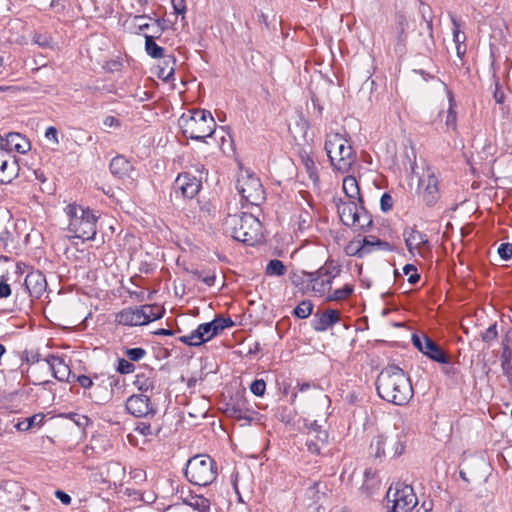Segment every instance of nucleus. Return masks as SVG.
I'll return each mask as SVG.
<instances>
[{
  "mask_svg": "<svg viewBox=\"0 0 512 512\" xmlns=\"http://www.w3.org/2000/svg\"><path fill=\"white\" fill-rule=\"evenodd\" d=\"M493 98L497 104H503L505 101V93L502 89L499 79L495 76H494Z\"/></svg>",
  "mask_w": 512,
  "mask_h": 512,
  "instance_id": "864d4df0",
  "label": "nucleus"
},
{
  "mask_svg": "<svg viewBox=\"0 0 512 512\" xmlns=\"http://www.w3.org/2000/svg\"><path fill=\"white\" fill-rule=\"evenodd\" d=\"M236 189L246 204L259 206L265 199L262 183L254 174L247 173L238 177Z\"/></svg>",
  "mask_w": 512,
  "mask_h": 512,
  "instance_id": "0eeeda50",
  "label": "nucleus"
},
{
  "mask_svg": "<svg viewBox=\"0 0 512 512\" xmlns=\"http://www.w3.org/2000/svg\"><path fill=\"white\" fill-rule=\"evenodd\" d=\"M380 208L382 212L387 213L393 208V199L389 193H384L380 199Z\"/></svg>",
  "mask_w": 512,
  "mask_h": 512,
  "instance_id": "13d9d810",
  "label": "nucleus"
},
{
  "mask_svg": "<svg viewBox=\"0 0 512 512\" xmlns=\"http://www.w3.org/2000/svg\"><path fill=\"white\" fill-rule=\"evenodd\" d=\"M44 420V414L38 413L19 421L15 427L18 431H28L33 427H40Z\"/></svg>",
  "mask_w": 512,
  "mask_h": 512,
  "instance_id": "473e14b6",
  "label": "nucleus"
},
{
  "mask_svg": "<svg viewBox=\"0 0 512 512\" xmlns=\"http://www.w3.org/2000/svg\"><path fill=\"white\" fill-rule=\"evenodd\" d=\"M19 243V233L16 229V224L9 222L0 232V245L6 252L11 253L17 249Z\"/></svg>",
  "mask_w": 512,
  "mask_h": 512,
  "instance_id": "b1692460",
  "label": "nucleus"
},
{
  "mask_svg": "<svg viewBox=\"0 0 512 512\" xmlns=\"http://www.w3.org/2000/svg\"><path fill=\"white\" fill-rule=\"evenodd\" d=\"M251 392L256 396H263L266 391V383L263 379H256L250 385Z\"/></svg>",
  "mask_w": 512,
  "mask_h": 512,
  "instance_id": "5fc2aeb1",
  "label": "nucleus"
},
{
  "mask_svg": "<svg viewBox=\"0 0 512 512\" xmlns=\"http://www.w3.org/2000/svg\"><path fill=\"white\" fill-rule=\"evenodd\" d=\"M313 308L312 301L303 300L294 308L293 315L300 319H306L312 314Z\"/></svg>",
  "mask_w": 512,
  "mask_h": 512,
  "instance_id": "a19ab883",
  "label": "nucleus"
},
{
  "mask_svg": "<svg viewBox=\"0 0 512 512\" xmlns=\"http://www.w3.org/2000/svg\"><path fill=\"white\" fill-rule=\"evenodd\" d=\"M202 187L201 179L197 178L190 172L179 173L173 183V192L171 197L174 196L178 199H193L198 195Z\"/></svg>",
  "mask_w": 512,
  "mask_h": 512,
  "instance_id": "9d476101",
  "label": "nucleus"
},
{
  "mask_svg": "<svg viewBox=\"0 0 512 512\" xmlns=\"http://www.w3.org/2000/svg\"><path fill=\"white\" fill-rule=\"evenodd\" d=\"M498 331H497V324L494 323L490 325L485 331L481 333V339L486 342L490 343L497 339Z\"/></svg>",
  "mask_w": 512,
  "mask_h": 512,
  "instance_id": "603ef678",
  "label": "nucleus"
},
{
  "mask_svg": "<svg viewBox=\"0 0 512 512\" xmlns=\"http://www.w3.org/2000/svg\"><path fill=\"white\" fill-rule=\"evenodd\" d=\"M72 378H73V380L77 381L79 383V385L84 389H88L93 386V378L90 376H87V375L76 376L73 374Z\"/></svg>",
  "mask_w": 512,
  "mask_h": 512,
  "instance_id": "052dcab7",
  "label": "nucleus"
},
{
  "mask_svg": "<svg viewBox=\"0 0 512 512\" xmlns=\"http://www.w3.org/2000/svg\"><path fill=\"white\" fill-rule=\"evenodd\" d=\"M143 311L144 310L140 309V307L124 308L116 314L115 321L116 323L123 326L146 325L145 321L147 318H145L144 314H142Z\"/></svg>",
  "mask_w": 512,
  "mask_h": 512,
  "instance_id": "6ab92c4d",
  "label": "nucleus"
},
{
  "mask_svg": "<svg viewBox=\"0 0 512 512\" xmlns=\"http://www.w3.org/2000/svg\"><path fill=\"white\" fill-rule=\"evenodd\" d=\"M324 148L334 169L347 172L351 168L354 162L353 148L341 134L327 135Z\"/></svg>",
  "mask_w": 512,
  "mask_h": 512,
  "instance_id": "423d86ee",
  "label": "nucleus"
},
{
  "mask_svg": "<svg viewBox=\"0 0 512 512\" xmlns=\"http://www.w3.org/2000/svg\"><path fill=\"white\" fill-rule=\"evenodd\" d=\"M110 172L120 178H132L134 167L131 162L122 155L115 156L109 164Z\"/></svg>",
  "mask_w": 512,
  "mask_h": 512,
  "instance_id": "393cba45",
  "label": "nucleus"
},
{
  "mask_svg": "<svg viewBox=\"0 0 512 512\" xmlns=\"http://www.w3.org/2000/svg\"><path fill=\"white\" fill-rule=\"evenodd\" d=\"M192 337L196 341V346H200L209 341L207 334L202 330V324H200L195 330L191 332Z\"/></svg>",
  "mask_w": 512,
  "mask_h": 512,
  "instance_id": "4d7b16f0",
  "label": "nucleus"
},
{
  "mask_svg": "<svg viewBox=\"0 0 512 512\" xmlns=\"http://www.w3.org/2000/svg\"><path fill=\"white\" fill-rule=\"evenodd\" d=\"M61 417L67 418L73 421L79 428H85L90 424V418L86 415H82L75 412H69L62 414Z\"/></svg>",
  "mask_w": 512,
  "mask_h": 512,
  "instance_id": "37998d69",
  "label": "nucleus"
},
{
  "mask_svg": "<svg viewBox=\"0 0 512 512\" xmlns=\"http://www.w3.org/2000/svg\"><path fill=\"white\" fill-rule=\"evenodd\" d=\"M299 157L309 179L314 185H318L320 182L318 170L311 155L306 150H301L299 152Z\"/></svg>",
  "mask_w": 512,
  "mask_h": 512,
  "instance_id": "cd10ccee",
  "label": "nucleus"
},
{
  "mask_svg": "<svg viewBox=\"0 0 512 512\" xmlns=\"http://www.w3.org/2000/svg\"><path fill=\"white\" fill-rule=\"evenodd\" d=\"M366 244H363V241H351L345 248V254L347 256H355L358 258H363L366 255Z\"/></svg>",
  "mask_w": 512,
  "mask_h": 512,
  "instance_id": "58836bf2",
  "label": "nucleus"
},
{
  "mask_svg": "<svg viewBox=\"0 0 512 512\" xmlns=\"http://www.w3.org/2000/svg\"><path fill=\"white\" fill-rule=\"evenodd\" d=\"M103 124L105 127H109V128H112V127L119 128L121 126L120 120L111 115L105 117Z\"/></svg>",
  "mask_w": 512,
  "mask_h": 512,
  "instance_id": "69168bd1",
  "label": "nucleus"
},
{
  "mask_svg": "<svg viewBox=\"0 0 512 512\" xmlns=\"http://www.w3.org/2000/svg\"><path fill=\"white\" fill-rule=\"evenodd\" d=\"M45 137L48 140L53 141L55 144L59 143L58 130L54 126H50L46 129Z\"/></svg>",
  "mask_w": 512,
  "mask_h": 512,
  "instance_id": "0e129e2a",
  "label": "nucleus"
},
{
  "mask_svg": "<svg viewBox=\"0 0 512 512\" xmlns=\"http://www.w3.org/2000/svg\"><path fill=\"white\" fill-rule=\"evenodd\" d=\"M451 21L453 24V41L456 46L462 45L466 41V36L461 33V23L459 20H457L455 17H451Z\"/></svg>",
  "mask_w": 512,
  "mask_h": 512,
  "instance_id": "49530a36",
  "label": "nucleus"
},
{
  "mask_svg": "<svg viewBox=\"0 0 512 512\" xmlns=\"http://www.w3.org/2000/svg\"><path fill=\"white\" fill-rule=\"evenodd\" d=\"M233 320L230 317H215L212 321L202 323V330L205 331L209 341L220 334L224 329L232 327Z\"/></svg>",
  "mask_w": 512,
  "mask_h": 512,
  "instance_id": "bb28decb",
  "label": "nucleus"
},
{
  "mask_svg": "<svg viewBox=\"0 0 512 512\" xmlns=\"http://www.w3.org/2000/svg\"><path fill=\"white\" fill-rule=\"evenodd\" d=\"M309 273L310 272L301 271L298 274H294L292 277V283L296 287H299L304 292L309 291V284H310L308 282V280L310 279V277H308Z\"/></svg>",
  "mask_w": 512,
  "mask_h": 512,
  "instance_id": "c03bdc74",
  "label": "nucleus"
},
{
  "mask_svg": "<svg viewBox=\"0 0 512 512\" xmlns=\"http://www.w3.org/2000/svg\"><path fill=\"white\" fill-rule=\"evenodd\" d=\"M439 181L436 175L427 170L426 176L424 175L419 179V188H422V199L424 203L431 207L439 199Z\"/></svg>",
  "mask_w": 512,
  "mask_h": 512,
  "instance_id": "dca6fc26",
  "label": "nucleus"
},
{
  "mask_svg": "<svg viewBox=\"0 0 512 512\" xmlns=\"http://www.w3.org/2000/svg\"><path fill=\"white\" fill-rule=\"evenodd\" d=\"M19 165L14 156L0 150V182L10 183L18 175Z\"/></svg>",
  "mask_w": 512,
  "mask_h": 512,
  "instance_id": "a211bd4d",
  "label": "nucleus"
},
{
  "mask_svg": "<svg viewBox=\"0 0 512 512\" xmlns=\"http://www.w3.org/2000/svg\"><path fill=\"white\" fill-rule=\"evenodd\" d=\"M184 474L191 484L208 486L217 477V464L209 455L197 454L187 461Z\"/></svg>",
  "mask_w": 512,
  "mask_h": 512,
  "instance_id": "39448f33",
  "label": "nucleus"
},
{
  "mask_svg": "<svg viewBox=\"0 0 512 512\" xmlns=\"http://www.w3.org/2000/svg\"><path fill=\"white\" fill-rule=\"evenodd\" d=\"M229 222L232 225L231 235L236 241L253 246L262 240V224L253 214L243 212L232 216Z\"/></svg>",
  "mask_w": 512,
  "mask_h": 512,
  "instance_id": "20e7f679",
  "label": "nucleus"
},
{
  "mask_svg": "<svg viewBox=\"0 0 512 512\" xmlns=\"http://www.w3.org/2000/svg\"><path fill=\"white\" fill-rule=\"evenodd\" d=\"M46 362L51 370L53 376L58 381H67L70 382V378L72 377L70 367L65 363L64 359L56 356L49 355L46 359Z\"/></svg>",
  "mask_w": 512,
  "mask_h": 512,
  "instance_id": "5701e85b",
  "label": "nucleus"
},
{
  "mask_svg": "<svg viewBox=\"0 0 512 512\" xmlns=\"http://www.w3.org/2000/svg\"><path fill=\"white\" fill-rule=\"evenodd\" d=\"M498 254L503 260L512 258V244L509 242L502 243L498 248Z\"/></svg>",
  "mask_w": 512,
  "mask_h": 512,
  "instance_id": "bf43d9fd",
  "label": "nucleus"
},
{
  "mask_svg": "<svg viewBox=\"0 0 512 512\" xmlns=\"http://www.w3.org/2000/svg\"><path fill=\"white\" fill-rule=\"evenodd\" d=\"M395 27L397 30V41L398 44L404 45L406 41L405 31L408 27V21L403 13H397Z\"/></svg>",
  "mask_w": 512,
  "mask_h": 512,
  "instance_id": "c9c22d12",
  "label": "nucleus"
},
{
  "mask_svg": "<svg viewBox=\"0 0 512 512\" xmlns=\"http://www.w3.org/2000/svg\"><path fill=\"white\" fill-rule=\"evenodd\" d=\"M171 4L175 14L183 15L186 12L185 0H171Z\"/></svg>",
  "mask_w": 512,
  "mask_h": 512,
  "instance_id": "e2e57ef3",
  "label": "nucleus"
},
{
  "mask_svg": "<svg viewBox=\"0 0 512 512\" xmlns=\"http://www.w3.org/2000/svg\"><path fill=\"white\" fill-rule=\"evenodd\" d=\"M373 224V220L369 212L364 208L363 204H360L358 222L351 227L358 228L359 230L366 231Z\"/></svg>",
  "mask_w": 512,
  "mask_h": 512,
  "instance_id": "e433bc0d",
  "label": "nucleus"
},
{
  "mask_svg": "<svg viewBox=\"0 0 512 512\" xmlns=\"http://www.w3.org/2000/svg\"><path fill=\"white\" fill-rule=\"evenodd\" d=\"M179 125L185 137L203 142L213 135L216 128L211 112L205 109H197L189 117L183 114L179 119Z\"/></svg>",
  "mask_w": 512,
  "mask_h": 512,
  "instance_id": "f03ea898",
  "label": "nucleus"
},
{
  "mask_svg": "<svg viewBox=\"0 0 512 512\" xmlns=\"http://www.w3.org/2000/svg\"><path fill=\"white\" fill-rule=\"evenodd\" d=\"M135 365L129 359L119 358L117 361L116 371L119 374L126 375L135 371Z\"/></svg>",
  "mask_w": 512,
  "mask_h": 512,
  "instance_id": "de8ad7c7",
  "label": "nucleus"
},
{
  "mask_svg": "<svg viewBox=\"0 0 512 512\" xmlns=\"http://www.w3.org/2000/svg\"><path fill=\"white\" fill-rule=\"evenodd\" d=\"M354 291V286L351 284H345L342 288L334 290L326 297L327 302L342 301L347 299Z\"/></svg>",
  "mask_w": 512,
  "mask_h": 512,
  "instance_id": "f704fd0d",
  "label": "nucleus"
},
{
  "mask_svg": "<svg viewBox=\"0 0 512 512\" xmlns=\"http://www.w3.org/2000/svg\"><path fill=\"white\" fill-rule=\"evenodd\" d=\"M6 141V152L10 153L16 151L21 154H25L30 150V141L17 132H10L5 136Z\"/></svg>",
  "mask_w": 512,
  "mask_h": 512,
  "instance_id": "a878e982",
  "label": "nucleus"
},
{
  "mask_svg": "<svg viewBox=\"0 0 512 512\" xmlns=\"http://www.w3.org/2000/svg\"><path fill=\"white\" fill-rule=\"evenodd\" d=\"M376 390L381 399L397 406L406 405L414 394L410 378L396 365H388L380 371Z\"/></svg>",
  "mask_w": 512,
  "mask_h": 512,
  "instance_id": "f257e3e1",
  "label": "nucleus"
},
{
  "mask_svg": "<svg viewBox=\"0 0 512 512\" xmlns=\"http://www.w3.org/2000/svg\"><path fill=\"white\" fill-rule=\"evenodd\" d=\"M134 431L139 433L142 436H151L157 435L160 431V428H157L155 432L152 431V427L147 422H138L135 425Z\"/></svg>",
  "mask_w": 512,
  "mask_h": 512,
  "instance_id": "8fccbe9b",
  "label": "nucleus"
},
{
  "mask_svg": "<svg viewBox=\"0 0 512 512\" xmlns=\"http://www.w3.org/2000/svg\"><path fill=\"white\" fill-rule=\"evenodd\" d=\"M343 191L349 200H357L359 204H363L360 188L354 176H346L343 179Z\"/></svg>",
  "mask_w": 512,
  "mask_h": 512,
  "instance_id": "c85d7f7f",
  "label": "nucleus"
},
{
  "mask_svg": "<svg viewBox=\"0 0 512 512\" xmlns=\"http://www.w3.org/2000/svg\"><path fill=\"white\" fill-rule=\"evenodd\" d=\"M366 243H367L366 255L371 253L375 249L382 250V251H394L395 250L394 246L392 244H390L387 241L377 239L374 236H370L369 238L365 237L363 239V244H366Z\"/></svg>",
  "mask_w": 512,
  "mask_h": 512,
  "instance_id": "7c9ffc66",
  "label": "nucleus"
},
{
  "mask_svg": "<svg viewBox=\"0 0 512 512\" xmlns=\"http://www.w3.org/2000/svg\"><path fill=\"white\" fill-rule=\"evenodd\" d=\"M140 309L144 310L142 314H144L146 319L145 323L149 324L152 321L158 320L163 316L164 310L158 305H142Z\"/></svg>",
  "mask_w": 512,
  "mask_h": 512,
  "instance_id": "72a5a7b5",
  "label": "nucleus"
},
{
  "mask_svg": "<svg viewBox=\"0 0 512 512\" xmlns=\"http://www.w3.org/2000/svg\"><path fill=\"white\" fill-rule=\"evenodd\" d=\"M154 35H145V51L153 59H158L164 56V48L159 46Z\"/></svg>",
  "mask_w": 512,
  "mask_h": 512,
  "instance_id": "2f4dec72",
  "label": "nucleus"
},
{
  "mask_svg": "<svg viewBox=\"0 0 512 512\" xmlns=\"http://www.w3.org/2000/svg\"><path fill=\"white\" fill-rule=\"evenodd\" d=\"M501 369L503 375L507 378L509 386L512 388V363L501 362Z\"/></svg>",
  "mask_w": 512,
  "mask_h": 512,
  "instance_id": "680f3d73",
  "label": "nucleus"
},
{
  "mask_svg": "<svg viewBox=\"0 0 512 512\" xmlns=\"http://www.w3.org/2000/svg\"><path fill=\"white\" fill-rule=\"evenodd\" d=\"M405 443L399 435L389 436L385 434L377 435L370 443V454L375 459H383L388 454L392 457L400 456L405 450Z\"/></svg>",
  "mask_w": 512,
  "mask_h": 512,
  "instance_id": "6e6552de",
  "label": "nucleus"
},
{
  "mask_svg": "<svg viewBox=\"0 0 512 512\" xmlns=\"http://www.w3.org/2000/svg\"><path fill=\"white\" fill-rule=\"evenodd\" d=\"M55 497L58 500H60L61 503L64 505H69L72 501V498L70 495H68L66 492L59 490V489L55 491Z\"/></svg>",
  "mask_w": 512,
  "mask_h": 512,
  "instance_id": "338daca9",
  "label": "nucleus"
},
{
  "mask_svg": "<svg viewBox=\"0 0 512 512\" xmlns=\"http://www.w3.org/2000/svg\"><path fill=\"white\" fill-rule=\"evenodd\" d=\"M186 271L197 279H200L208 287L213 286L216 281V274L212 270L205 272L204 270L199 269H187Z\"/></svg>",
  "mask_w": 512,
  "mask_h": 512,
  "instance_id": "4c0bfd02",
  "label": "nucleus"
},
{
  "mask_svg": "<svg viewBox=\"0 0 512 512\" xmlns=\"http://www.w3.org/2000/svg\"><path fill=\"white\" fill-rule=\"evenodd\" d=\"M386 497L388 503H392L387 506L391 512H409L417 505V497L409 485H397L394 491L390 487Z\"/></svg>",
  "mask_w": 512,
  "mask_h": 512,
  "instance_id": "1a4fd4ad",
  "label": "nucleus"
},
{
  "mask_svg": "<svg viewBox=\"0 0 512 512\" xmlns=\"http://www.w3.org/2000/svg\"><path fill=\"white\" fill-rule=\"evenodd\" d=\"M24 285L30 296L39 298L46 290L47 282L44 274L39 270H35L26 275Z\"/></svg>",
  "mask_w": 512,
  "mask_h": 512,
  "instance_id": "412c9836",
  "label": "nucleus"
},
{
  "mask_svg": "<svg viewBox=\"0 0 512 512\" xmlns=\"http://www.w3.org/2000/svg\"><path fill=\"white\" fill-rule=\"evenodd\" d=\"M33 42L42 48L51 47L52 38L48 34L36 33L33 36Z\"/></svg>",
  "mask_w": 512,
  "mask_h": 512,
  "instance_id": "6e6d98bb",
  "label": "nucleus"
},
{
  "mask_svg": "<svg viewBox=\"0 0 512 512\" xmlns=\"http://www.w3.org/2000/svg\"><path fill=\"white\" fill-rule=\"evenodd\" d=\"M286 272V267L282 261L278 259L270 260L266 267V274L269 276H283Z\"/></svg>",
  "mask_w": 512,
  "mask_h": 512,
  "instance_id": "79ce46f5",
  "label": "nucleus"
},
{
  "mask_svg": "<svg viewBox=\"0 0 512 512\" xmlns=\"http://www.w3.org/2000/svg\"><path fill=\"white\" fill-rule=\"evenodd\" d=\"M224 412L227 416L236 420H243V425H250L258 416V413L249 405L248 400L242 395L230 398L226 403Z\"/></svg>",
  "mask_w": 512,
  "mask_h": 512,
  "instance_id": "f8f14e48",
  "label": "nucleus"
},
{
  "mask_svg": "<svg viewBox=\"0 0 512 512\" xmlns=\"http://www.w3.org/2000/svg\"><path fill=\"white\" fill-rule=\"evenodd\" d=\"M340 321V313L334 309H327L322 313L314 314L311 326L316 332H324Z\"/></svg>",
  "mask_w": 512,
  "mask_h": 512,
  "instance_id": "aec40b11",
  "label": "nucleus"
},
{
  "mask_svg": "<svg viewBox=\"0 0 512 512\" xmlns=\"http://www.w3.org/2000/svg\"><path fill=\"white\" fill-rule=\"evenodd\" d=\"M308 428V439L306 442L308 451L313 454H319L321 446L328 441V432L322 429L316 420L306 425Z\"/></svg>",
  "mask_w": 512,
  "mask_h": 512,
  "instance_id": "f3484780",
  "label": "nucleus"
},
{
  "mask_svg": "<svg viewBox=\"0 0 512 512\" xmlns=\"http://www.w3.org/2000/svg\"><path fill=\"white\" fill-rule=\"evenodd\" d=\"M360 204L355 200H349L346 202L341 201L337 205V211L342 223L348 227H351L358 222Z\"/></svg>",
  "mask_w": 512,
  "mask_h": 512,
  "instance_id": "4be33fe9",
  "label": "nucleus"
},
{
  "mask_svg": "<svg viewBox=\"0 0 512 512\" xmlns=\"http://www.w3.org/2000/svg\"><path fill=\"white\" fill-rule=\"evenodd\" d=\"M413 345L431 360L440 364H449L450 356L431 338L426 335H412Z\"/></svg>",
  "mask_w": 512,
  "mask_h": 512,
  "instance_id": "ddd939ff",
  "label": "nucleus"
},
{
  "mask_svg": "<svg viewBox=\"0 0 512 512\" xmlns=\"http://www.w3.org/2000/svg\"><path fill=\"white\" fill-rule=\"evenodd\" d=\"M340 273V268L332 264H325L315 272H310L308 277L309 290L324 295L331 290L333 279Z\"/></svg>",
  "mask_w": 512,
  "mask_h": 512,
  "instance_id": "9b49d317",
  "label": "nucleus"
},
{
  "mask_svg": "<svg viewBox=\"0 0 512 512\" xmlns=\"http://www.w3.org/2000/svg\"><path fill=\"white\" fill-rule=\"evenodd\" d=\"M403 272L408 276V282L412 285L420 280V275L417 273V268L413 264H406L403 267Z\"/></svg>",
  "mask_w": 512,
  "mask_h": 512,
  "instance_id": "3c124183",
  "label": "nucleus"
},
{
  "mask_svg": "<svg viewBox=\"0 0 512 512\" xmlns=\"http://www.w3.org/2000/svg\"><path fill=\"white\" fill-rule=\"evenodd\" d=\"M443 85L445 87L447 97H448V102H449V108L447 110L445 124L448 128H450L452 130H456L457 112L455 110L456 102L454 99V95H453V92L448 88V86L445 83H443Z\"/></svg>",
  "mask_w": 512,
  "mask_h": 512,
  "instance_id": "c756f323",
  "label": "nucleus"
},
{
  "mask_svg": "<svg viewBox=\"0 0 512 512\" xmlns=\"http://www.w3.org/2000/svg\"><path fill=\"white\" fill-rule=\"evenodd\" d=\"M127 411L137 418L153 417L157 409L152 405L150 398L143 394H134L126 401Z\"/></svg>",
  "mask_w": 512,
  "mask_h": 512,
  "instance_id": "4468645a",
  "label": "nucleus"
},
{
  "mask_svg": "<svg viewBox=\"0 0 512 512\" xmlns=\"http://www.w3.org/2000/svg\"><path fill=\"white\" fill-rule=\"evenodd\" d=\"M190 507L200 512H206L210 509V501L200 495L191 496L190 499L185 501Z\"/></svg>",
  "mask_w": 512,
  "mask_h": 512,
  "instance_id": "ea45409f",
  "label": "nucleus"
},
{
  "mask_svg": "<svg viewBox=\"0 0 512 512\" xmlns=\"http://www.w3.org/2000/svg\"><path fill=\"white\" fill-rule=\"evenodd\" d=\"M403 238L407 250L412 256H415L416 254L423 256L422 249L425 247L430 250L431 246L428 236L417 230L415 227H405L403 230Z\"/></svg>",
  "mask_w": 512,
  "mask_h": 512,
  "instance_id": "2eb2a0df",
  "label": "nucleus"
},
{
  "mask_svg": "<svg viewBox=\"0 0 512 512\" xmlns=\"http://www.w3.org/2000/svg\"><path fill=\"white\" fill-rule=\"evenodd\" d=\"M146 354L147 351L141 347L128 348L125 350L126 357L132 362L140 361Z\"/></svg>",
  "mask_w": 512,
  "mask_h": 512,
  "instance_id": "09e8293b",
  "label": "nucleus"
},
{
  "mask_svg": "<svg viewBox=\"0 0 512 512\" xmlns=\"http://www.w3.org/2000/svg\"><path fill=\"white\" fill-rule=\"evenodd\" d=\"M501 362H511L512 360V350L509 346L504 345L503 350L500 357Z\"/></svg>",
  "mask_w": 512,
  "mask_h": 512,
  "instance_id": "774afa93",
  "label": "nucleus"
},
{
  "mask_svg": "<svg viewBox=\"0 0 512 512\" xmlns=\"http://www.w3.org/2000/svg\"><path fill=\"white\" fill-rule=\"evenodd\" d=\"M65 211L69 217L68 231L73 233L75 238L83 241L94 239L97 217L91 209L69 204Z\"/></svg>",
  "mask_w": 512,
  "mask_h": 512,
  "instance_id": "7ed1b4c3",
  "label": "nucleus"
},
{
  "mask_svg": "<svg viewBox=\"0 0 512 512\" xmlns=\"http://www.w3.org/2000/svg\"><path fill=\"white\" fill-rule=\"evenodd\" d=\"M134 384L138 387L140 391L143 392L153 390L154 388V380L145 376L144 373L136 375V380Z\"/></svg>",
  "mask_w": 512,
  "mask_h": 512,
  "instance_id": "a18cd8bd",
  "label": "nucleus"
}]
</instances>
